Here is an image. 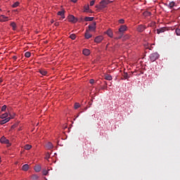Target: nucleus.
Wrapping results in <instances>:
<instances>
[{
    "mask_svg": "<svg viewBox=\"0 0 180 180\" xmlns=\"http://www.w3.org/2000/svg\"><path fill=\"white\" fill-rule=\"evenodd\" d=\"M127 30V26L126 25H120V27L119 29V32L120 33V36L118 37V39H121L122 36V33L124 32Z\"/></svg>",
    "mask_w": 180,
    "mask_h": 180,
    "instance_id": "obj_3",
    "label": "nucleus"
},
{
    "mask_svg": "<svg viewBox=\"0 0 180 180\" xmlns=\"http://www.w3.org/2000/svg\"><path fill=\"white\" fill-rule=\"evenodd\" d=\"M118 22H120V24H124V20L120 19V20H118Z\"/></svg>",
    "mask_w": 180,
    "mask_h": 180,
    "instance_id": "obj_38",
    "label": "nucleus"
},
{
    "mask_svg": "<svg viewBox=\"0 0 180 180\" xmlns=\"http://www.w3.org/2000/svg\"><path fill=\"white\" fill-rule=\"evenodd\" d=\"M82 53H84V55L86 56H89L91 53V51H89V49H84V51H82Z\"/></svg>",
    "mask_w": 180,
    "mask_h": 180,
    "instance_id": "obj_11",
    "label": "nucleus"
},
{
    "mask_svg": "<svg viewBox=\"0 0 180 180\" xmlns=\"http://www.w3.org/2000/svg\"><path fill=\"white\" fill-rule=\"evenodd\" d=\"M15 115V114H14V113L11 114V112H9V116H10V117H8V118H11V119H14Z\"/></svg>",
    "mask_w": 180,
    "mask_h": 180,
    "instance_id": "obj_33",
    "label": "nucleus"
},
{
    "mask_svg": "<svg viewBox=\"0 0 180 180\" xmlns=\"http://www.w3.org/2000/svg\"><path fill=\"white\" fill-rule=\"evenodd\" d=\"M19 4H20V3H19L18 1H16V2H15V3L11 6V7H13V8H16V7L19 6Z\"/></svg>",
    "mask_w": 180,
    "mask_h": 180,
    "instance_id": "obj_28",
    "label": "nucleus"
},
{
    "mask_svg": "<svg viewBox=\"0 0 180 180\" xmlns=\"http://www.w3.org/2000/svg\"><path fill=\"white\" fill-rule=\"evenodd\" d=\"M30 168V166L28 165H22V171H27L28 169Z\"/></svg>",
    "mask_w": 180,
    "mask_h": 180,
    "instance_id": "obj_21",
    "label": "nucleus"
},
{
    "mask_svg": "<svg viewBox=\"0 0 180 180\" xmlns=\"http://www.w3.org/2000/svg\"><path fill=\"white\" fill-rule=\"evenodd\" d=\"M166 30V28L165 27H161L160 29H158L157 30V34H161V33H164Z\"/></svg>",
    "mask_w": 180,
    "mask_h": 180,
    "instance_id": "obj_12",
    "label": "nucleus"
},
{
    "mask_svg": "<svg viewBox=\"0 0 180 180\" xmlns=\"http://www.w3.org/2000/svg\"><path fill=\"white\" fill-rule=\"evenodd\" d=\"M94 19V18H93V17H86V18H84V21L91 22Z\"/></svg>",
    "mask_w": 180,
    "mask_h": 180,
    "instance_id": "obj_18",
    "label": "nucleus"
},
{
    "mask_svg": "<svg viewBox=\"0 0 180 180\" xmlns=\"http://www.w3.org/2000/svg\"><path fill=\"white\" fill-rule=\"evenodd\" d=\"M11 27H13V30H16V24L15 22H13L11 23Z\"/></svg>",
    "mask_w": 180,
    "mask_h": 180,
    "instance_id": "obj_25",
    "label": "nucleus"
},
{
    "mask_svg": "<svg viewBox=\"0 0 180 180\" xmlns=\"http://www.w3.org/2000/svg\"><path fill=\"white\" fill-rule=\"evenodd\" d=\"M174 1H171L169 5H168V7L169 9H172V8H174Z\"/></svg>",
    "mask_w": 180,
    "mask_h": 180,
    "instance_id": "obj_24",
    "label": "nucleus"
},
{
    "mask_svg": "<svg viewBox=\"0 0 180 180\" xmlns=\"http://www.w3.org/2000/svg\"><path fill=\"white\" fill-rule=\"evenodd\" d=\"M96 23L95 22H94L93 23H91V25H88V31H91V32H94L96 31Z\"/></svg>",
    "mask_w": 180,
    "mask_h": 180,
    "instance_id": "obj_4",
    "label": "nucleus"
},
{
    "mask_svg": "<svg viewBox=\"0 0 180 180\" xmlns=\"http://www.w3.org/2000/svg\"><path fill=\"white\" fill-rule=\"evenodd\" d=\"M38 178H39L38 176L36 174L32 175V179H33V180H37Z\"/></svg>",
    "mask_w": 180,
    "mask_h": 180,
    "instance_id": "obj_32",
    "label": "nucleus"
},
{
    "mask_svg": "<svg viewBox=\"0 0 180 180\" xmlns=\"http://www.w3.org/2000/svg\"><path fill=\"white\" fill-rule=\"evenodd\" d=\"M1 173L0 172V176H1Z\"/></svg>",
    "mask_w": 180,
    "mask_h": 180,
    "instance_id": "obj_44",
    "label": "nucleus"
},
{
    "mask_svg": "<svg viewBox=\"0 0 180 180\" xmlns=\"http://www.w3.org/2000/svg\"><path fill=\"white\" fill-rule=\"evenodd\" d=\"M72 3H77V0H70Z\"/></svg>",
    "mask_w": 180,
    "mask_h": 180,
    "instance_id": "obj_40",
    "label": "nucleus"
},
{
    "mask_svg": "<svg viewBox=\"0 0 180 180\" xmlns=\"http://www.w3.org/2000/svg\"><path fill=\"white\" fill-rule=\"evenodd\" d=\"M53 148V145H52L51 142H49L46 144V148L49 150H51Z\"/></svg>",
    "mask_w": 180,
    "mask_h": 180,
    "instance_id": "obj_15",
    "label": "nucleus"
},
{
    "mask_svg": "<svg viewBox=\"0 0 180 180\" xmlns=\"http://www.w3.org/2000/svg\"><path fill=\"white\" fill-rule=\"evenodd\" d=\"M106 34H108V36L110 37H112L113 36L112 31H111L110 30H108V31H106Z\"/></svg>",
    "mask_w": 180,
    "mask_h": 180,
    "instance_id": "obj_20",
    "label": "nucleus"
},
{
    "mask_svg": "<svg viewBox=\"0 0 180 180\" xmlns=\"http://www.w3.org/2000/svg\"><path fill=\"white\" fill-rule=\"evenodd\" d=\"M57 15H60L62 19H64V11H58V13H57Z\"/></svg>",
    "mask_w": 180,
    "mask_h": 180,
    "instance_id": "obj_23",
    "label": "nucleus"
},
{
    "mask_svg": "<svg viewBox=\"0 0 180 180\" xmlns=\"http://www.w3.org/2000/svg\"><path fill=\"white\" fill-rule=\"evenodd\" d=\"M92 37V34H89V30H86V33L84 34V38L86 39H91Z\"/></svg>",
    "mask_w": 180,
    "mask_h": 180,
    "instance_id": "obj_10",
    "label": "nucleus"
},
{
    "mask_svg": "<svg viewBox=\"0 0 180 180\" xmlns=\"http://www.w3.org/2000/svg\"><path fill=\"white\" fill-rule=\"evenodd\" d=\"M112 3V1H110V0H103L100 1V5L96 6L98 9L102 10L106 8V6L109 5V4Z\"/></svg>",
    "mask_w": 180,
    "mask_h": 180,
    "instance_id": "obj_1",
    "label": "nucleus"
},
{
    "mask_svg": "<svg viewBox=\"0 0 180 180\" xmlns=\"http://www.w3.org/2000/svg\"><path fill=\"white\" fill-rule=\"evenodd\" d=\"M40 170H41V167H40V165H37L34 167L35 172H40Z\"/></svg>",
    "mask_w": 180,
    "mask_h": 180,
    "instance_id": "obj_17",
    "label": "nucleus"
},
{
    "mask_svg": "<svg viewBox=\"0 0 180 180\" xmlns=\"http://www.w3.org/2000/svg\"><path fill=\"white\" fill-rule=\"evenodd\" d=\"M2 82V80L0 79V83Z\"/></svg>",
    "mask_w": 180,
    "mask_h": 180,
    "instance_id": "obj_43",
    "label": "nucleus"
},
{
    "mask_svg": "<svg viewBox=\"0 0 180 180\" xmlns=\"http://www.w3.org/2000/svg\"><path fill=\"white\" fill-rule=\"evenodd\" d=\"M68 20H69V22H72L74 23H76L77 22V18H75V17H74V15H70L68 17Z\"/></svg>",
    "mask_w": 180,
    "mask_h": 180,
    "instance_id": "obj_7",
    "label": "nucleus"
},
{
    "mask_svg": "<svg viewBox=\"0 0 180 180\" xmlns=\"http://www.w3.org/2000/svg\"><path fill=\"white\" fill-rule=\"evenodd\" d=\"M95 3H96V1H95V0L91 1L90 2V4H89V6H93Z\"/></svg>",
    "mask_w": 180,
    "mask_h": 180,
    "instance_id": "obj_37",
    "label": "nucleus"
},
{
    "mask_svg": "<svg viewBox=\"0 0 180 180\" xmlns=\"http://www.w3.org/2000/svg\"><path fill=\"white\" fill-rule=\"evenodd\" d=\"M84 13H89V5L84 6Z\"/></svg>",
    "mask_w": 180,
    "mask_h": 180,
    "instance_id": "obj_14",
    "label": "nucleus"
},
{
    "mask_svg": "<svg viewBox=\"0 0 180 180\" xmlns=\"http://www.w3.org/2000/svg\"><path fill=\"white\" fill-rule=\"evenodd\" d=\"M69 37L72 39V40H75V39H77V35H75V34H72Z\"/></svg>",
    "mask_w": 180,
    "mask_h": 180,
    "instance_id": "obj_27",
    "label": "nucleus"
},
{
    "mask_svg": "<svg viewBox=\"0 0 180 180\" xmlns=\"http://www.w3.org/2000/svg\"><path fill=\"white\" fill-rule=\"evenodd\" d=\"M7 110V105H3L1 108V111L5 112Z\"/></svg>",
    "mask_w": 180,
    "mask_h": 180,
    "instance_id": "obj_31",
    "label": "nucleus"
},
{
    "mask_svg": "<svg viewBox=\"0 0 180 180\" xmlns=\"http://www.w3.org/2000/svg\"><path fill=\"white\" fill-rule=\"evenodd\" d=\"M103 39H104V37L100 35L96 37V39H94V42L96 44H100Z\"/></svg>",
    "mask_w": 180,
    "mask_h": 180,
    "instance_id": "obj_5",
    "label": "nucleus"
},
{
    "mask_svg": "<svg viewBox=\"0 0 180 180\" xmlns=\"http://www.w3.org/2000/svg\"><path fill=\"white\" fill-rule=\"evenodd\" d=\"M25 57L26 58L31 57V52L27 51L26 53H25Z\"/></svg>",
    "mask_w": 180,
    "mask_h": 180,
    "instance_id": "obj_29",
    "label": "nucleus"
},
{
    "mask_svg": "<svg viewBox=\"0 0 180 180\" xmlns=\"http://www.w3.org/2000/svg\"><path fill=\"white\" fill-rule=\"evenodd\" d=\"M32 148V146L29 145V144H26V146H25V150H30Z\"/></svg>",
    "mask_w": 180,
    "mask_h": 180,
    "instance_id": "obj_26",
    "label": "nucleus"
},
{
    "mask_svg": "<svg viewBox=\"0 0 180 180\" xmlns=\"http://www.w3.org/2000/svg\"><path fill=\"white\" fill-rule=\"evenodd\" d=\"M39 73H40V75L45 76L48 74V72H46L44 70H40Z\"/></svg>",
    "mask_w": 180,
    "mask_h": 180,
    "instance_id": "obj_22",
    "label": "nucleus"
},
{
    "mask_svg": "<svg viewBox=\"0 0 180 180\" xmlns=\"http://www.w3.org/2000/svg\"><path fill=\"white\" fill-rule=\"evenodd\" d=\"M8 114L7 112L2 114L0 115V118L4 120V119H7L8 118Z\"/></svg>",
    "mask_w": 180,
    "mask_h": 180,
    "instance_id": "obj_19",
    "label": "nucleus"
},
{
    "mask_svg": "<svg viewBox=\"0 0 180 180\" xmlns=\"http://www.w3.org/2000/svg\"><path fill=\"white\" fill-rule=\"evenodd\" d=\"M176 34H177V36H180V29H176Z\"/></svg>",
    "mask_w": 180,
    "mask_h": 180,
    "instance_id": "obj_36",
    "label": "nucleus"
},
{
    "mask_svg": "<svg viewBox=\"0 0 180 180\" xmlns=\"http://www.w3.org/2000/svg\"><path fill=\"white\" fill-rule=\"evenodd\" d=\"M11 120V117H7L0 121L1 125H4Z\"/></svg>",
    "mask_w": 180,
    "mask_h": 180,
    "instance_id": "obj_9",
    "label": "nucleus"
},
{
    "mask_svg": "<svg viewBox=\"0 0 180 180\" xmlns=\"http://www.w3.org/2000/svg\"><path fill=\"white\" fill-rule=\"evenodd\" d=\"M43 175L44 176H47L48 175V170L44 169L43 170Z\"/></svg>",
    "mask_w": 180,
    "mask_h": 180,
    "instance_id": "obj_35",
    "label": "nucleus"
},
{
    "mask_svg": "<svg viewBox=\"0 0 180 180\" xmlns=\"http://www.w3.org/2000/svg\"><path fill=\"white\" fill-rule=\"evenodd\" d=\"M146 29V27L143 25H140L137 26V32H139L140 33L145 31Z\"/></svg>",
    "mask_w": 180,
    "mask_h": 180,
    "instance_id": "obj_6",
    "label": "nucleus"
},
{
    "mask_svg": "<svg viewBox=\"0 0 180 180\" xmlns=\"http://www.w3.org/2000/svg\"><path fill=\"white\" fill-rule=\"evenodd\" d=\"M104 79L108 81H111V80H112V77L110 75H105Z\"/></svg>",
    "mask_w": 180,
    "mask_h": 180,
    "instance_id": "obj_16",
    "label": "nucleus"
},
{
    "mask_svg": "<svg viewBox=\"0 0 180 180\" xmlns=\"http://www.w3.org/2000/svg\"><path fill=\"white\" fill-rule=\"evenodd\" d=\"M18 58L16 56H13V59H14L15 60L17 59Z\"/></svg>",
    "mask_w": 180,
    "mask_h": 180,
    "instance_id": "obj_41",
    "label": "nucleus"
},
{
    "mask_svg": "<svg viewBox=\"0 0 180 180\" xmlns=\"http://www.w3.org/2000/svg\"><path fill=\"white\" fill-rule=\"evenodd\" d=\"M0 21L1 22H7L8 21V18L4 15L0 16Z\"/></svg>",
    "mask_w": 180,
    "mask_h": 180,
    "instance_id": "obj_13",
    "label": "nucleus"
},
{
    "mask_svg": "<svg viewBox=\"0 0 180 180\" xmlns=\"http://www.w3.org/2000/svg\"><path fill=\"white\" fill-rule=\"evenodd\" d=\"M58 25H59L58 22L55 23V26H58Z\"/></svg>",
    "mask_w": 180,
    "mask_h": 180,
    "instance_id": "obj_42",
    "label": "nucleus"
},
{
    "mask_svg": "<svg viewBox=\"0 0 180 180\" xmlns=\"http://www.w3.org/2000/svg\"><path fill=\"white\" fill-rule=\"evenodd\" d=\"M80 104L79 103H75V105H74V108H75V110H77L79 108H80Z\"/></svg>",
    "mask_w": 180,
    "mask_h": 180,
    "instance_id": "obj_30",
    "label": "nucleus"
},
{
    "mask_svg": "<svg viewBox=\"0 0 180 180\" xmlns=\"http://www.w3.org/2000/svg\"><path fill=\"white\" fill-rule=\"evenodd\" d=\"M123 77H124L125 79H129L128 73L124 72V74H123Z\"/></svg>",
    "mask_w": 180,
    "mask_h": 180,
    "instance_id": "obj_34",
    "label": "nucleus"
},
{
    "mask_svg": "<svg viewBox=\"0 0 180 180\" xmlns=\"http://www.w3.org/2000/svg\"><path fill=\"white\" fill-rule=\"evenodd\" d=\"M89 84H94V79H89Z\"/></svg>",
    "mask_w": 180,
    "mask_h": 180,
    "instance_id": "obj_39",
    "label": "nucleus"
},
{
    "mask_svg": "<svg viewBox=\"0 0 180 180\" xmlns=\"http://www.w3.org/2000/svg\"><path fill=\"white\" fill-rule=\"evenodd\" d=\"M1 143L4 144H9V140H8L6 137L2 136V138H1Z\"/></svg>",
    "mask_w": 180,
    "mask_h": 180,
    "instance_id": "obj_8",
    "label": "nucleus"
},
{
    "mask_svg": "<svg viewBox=\"0 0 180 180\" xmlns=\"http://www.w3.org/2000/svg\"><path fill=\"white\" fill-rule=\"evenodd\" d=\"M159 58V54L158 52H155L153 53H151L150 56H149V60L152 62H154L157 60H158Z\"/></svg>",
    "mask_w": 180,
    "mask_h": 180,
    "instance_id": "obj_2",
    "label": "nucleus"
}]
</instances>
